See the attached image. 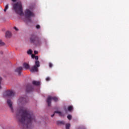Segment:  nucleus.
Listing matches in <instances>:
<instances>
[{"label": "nucleus", "instance_id": "33", "mask_svg": "<svg viewBox=\"0 0 129 129\" xmlns=\"http://www.w3.org/2000/svg\"><path fill=\"white\" fill-rule=\"evenodd\" d=\"M14 3L16 2V0H12Z\"/></svg>", "mask_w": 129, "mask_h": 129}, {"label": "nucleus", "instance_id": "19", "mask_svg": "<svg viewBox=\"0 0 129 129\" xmlns=\"http://www.w3.org/2000/svg\"><path fill=\"white\" fill-rule=\"evenodd\" d=\"M67 117H68V119H69L70 120L72 118V116H71V115H70V114H69L68 115Z\"/></svg>", "mask_w": 129, "mask_h": 129}, {"label": "nucleus", "instance_id": "23", "mask_svg": "<svg viewBox=\"0 0 129 129\" xmlns=\"http://www.w3.org/2000/svg\"><path fill=\"white\" fill-rule=\"evenodd\" d=\"M34 58L35 59V60H38V59H39V57L38 56H34Z\"/></svg>", "mask_w": 129, "mask_h": 129}, {"label": "nucleus", "instance_id": "22", "mask_svg": "<svg viewBox=\"0 0 129 129\" xmlns=\"http://www.w3.org/2000/svg\"><path fill=\"white\" fill-rule=\"evenodd\" d=\"M50 77H47L46 79H45V80L46 81H50Z\"/></svg>", "mask_w": 129, "mask_h": 129}, {"label": "nucleus", "instance_id": "8", "mask_svg": "<svg viewBox=\"0 0 129 129\" xmlns=\"http://www.w3.org/2000/svg\"><path fill=\"white\" fill-rule=\"evenodd\" d=\"M35 44L36 46H40V45H42V41H41V39H36Z\"/></svg>", "mask_w": 129, "mask_h": 129}, {"label": "nucleus", "instance_id": "13", "mask_svg": "<svg viewBox=\"0 0 129 129\" xmlns=\"http://www.w3.org/2000/svg\"><path fill=\"white\" fill-rule=\"evenodd\" d=\"M23 66H24L25 69H26V70L30 69V65H29V64H28L27 63H24L23 64Z\"/></svg>", "mask_w": 129, "mask_h": 129}, {"label": "nucleus", "instance_id": "25", "mask_svg": "<svg viewBox=\"0 0 129 129\" xmlns=\"http://www.w3.org/2000/svg\"><path fill=\"white\" fill-rule=\"evenodd\" d=\"M5 9H6V10H8V9H9V5H7L5 7Z\"/></svg>", "mask_w": 129, "mask_h": 129}, {"label": "nucleus", "instance_id": "27", "mask_svg": "<svg viewBox=\"0 0 129 129\" xmlns=\"http://www.w3.org/2000/svg\"><path fill=\"white\" fill-rule=\"evenodd\" d=\"M52 66H53V65L52 64V63H49V67H50V68H51V67H52Z\"/></svg>", "mask_w": 129, "mask_h": 129}, {"label": "nucleus", "instance_id": "29", "mask_svg": "<svg viewBox=\"0 0 129 129\" xmlns=\"http://www.w3.org/2000/svg\"><path fill=\"white\" fill-rule=\"evenodd\" d=\"M31 57H32V58H35V56L34 54H32Z\"/></svg>", "mask_w": 129, "mask_h": 129}, {"label": "nucleus", "instance_id": "11", "mask_svg": "<svg viewBox=\"0 0 129 129\" xmlns=\"http://www.w3.org/2000/svg\"><path fill=\"white\" fill-rule=\"evenodd\" d=\"M32 83L33 85H35V86H39V85H40V82L36 81H33Z\"/></svg>", "mask_w": 129, "mask_h": 129}, {"label": "nucleus", "instance_id": "34", "mask_svg": "<svg viewBox=\"0 0 129 129\" xmlns=\"http://www.w3.org/2000/svg\"><path fill=\"white\" fill-rule=\"evenodd\" d=\"M1 54H3V52H1Z\"/></svg>", "mask_w": 129, "mask_h": 129}, {"label": "nucleus", "instance_id": "6", "mask_svg": "<svg viewBox=\"0 0 129 129\" xmlns=\"http://www.w3.org/2000/svg\"><path fill=\"white\" fill-rule=\"evenodd\" d=\"M52 100L56 102V101H58V98L57 97L48 96L47 99V103L48 106H51V101H52Z\"/></svg>", "mask_w": 129, "mask_h": 129}, {"label": "nucleus", "instance_id": "16", "mask_svg": "<svg viewBox=\"0 0 129 129\" xmlns=\"http://www.w3.org/2000/svg\"><path fill=\"white\" fill-rule=\"evenodd\" d=\"M73 109V107H72V106H69L68 107V110L69 111H71V110H72Z\"/></svg>", "mask_w": 129, "mask_h": 129}, {"label": "nucleus", "instance_id": "24", "mask_svg": "<svg viewBox=\"0 0 129 129\" xmlns=\"http://www.w3.org/2000/svg\"><path fill=\"white\" fill-rule=\"evenodd\" d=\"M40 28H41V26L39 25H36V29H40Z\"/></svg>", "mask_w": 129, "mask_h": 129}, {"label": "nucleus", "instance_id": "26", "mask_svg": "<svg viewBox=\"0 0 129 129\" xmlns=\"http://www.w3.org/2000/svg\"><path fill=\"white\" fill-rule=\"evenodd\" d=\"M14 29L15 31H19V29H18V28H17L16 27H14Z\"/></svg>", "mask_w": 129, "mask_h": 129}, {"label": "nucleus", "instance_id": "9", "mask_svg": "<svg viewBox=\"0 0 129 129\" xmlns=\"http://www.w3.org/2000/svg\"><path fill=\"white\" fill-rule=\"evenodd\" d=\"M6 38H11L12 33L10 31H7L5 34Z\"/></svg>", "mask_w": 129, "mask_h": 129}, {"label": "nucleus", "instance_id": "10", "mask_svg": "<svg viewBox=\"0 0 129 129\" xmlns=\"http://www.w3.org/2000/svg\"><path fill=\"white\" fill-rule=\"evenodd\" d=\"M36 40H37L36 36H35L34 35H32L31 36L30 41H31V42H32V43H34V42H35V41H36Z\"/></svg>", "mask_w": 129, "mask_h": 129}, {"label": "nucleus", "instance_id": "7", "mask_svg": "<svg viewBox=\"0 0 129 129\" xmlns=\"http://www.w3.org/2000/svg\"><path fill=\"white\" fill-rule=\"evenodd\" d=\"M23 68L22 67H19L15 70V72L16 73H18V75L19 76H21L22 75V72H21L22 70H23Z\"/></svg>", "mask_w": 129, "mask_h": 129}, {"label": "nucleus", "instance_id": "21", "mask_svg": "<svg viewBox=\"0 0 129 129\" xmlns=\"http://www.w3.org/2000/svg\"><path fill=\"white\" fill-rule=\"evenodd\" d=\"M3 45H4V42L0 39V46H3Z\"/></svg>", "mask_w": 129, "mask_h": 129}, {"label": "nucleus", "instance_id": "20", "mask_svg": "<svg viewBox=\"0 0 129 129\" xmlns=\"http://www.w3.org/2000/svg\"><path fill=\"white\" fill-rule=\"evenodd\" d=\"M2 80H3V78H2V77H0V89H2V86L1 85V84H2Z\"/></svg>", "mask_w": 129, "mask_h": 129}, {"label": "nucleus", "instance_id": "2", "mask_svg": "<svg viewBox=\"0 0 129 129\" xmlns=\"http://www.w3.org/2000/svg\"><path fill=\"white\" fill-rule=\"evenodd\" d=\"M13 9L16 14L19 15L21 17L24 16V13L23 12V7H22V3L21 2H18L13 6Z\"/></svg>", "mask_w": 129, "mask_h": 129}, {"label": "nucleus", "instance_id": "17", "mask_svg": "<svg viewBox=\"0 0 129 129\" xmlns=\"http://www.w3.org/2000/svg\"><path fill=\"white\" fill-rule=\"evenodd\" d=\"M64 123H65L64 121H59L58 122V124H64Z\"/></svg>", "mask_w": 129, "mask_h": 129}, {"label": "nucleus", "instance_id": "4", "mask_svg": "<svg viewBox=\"0 0 129 129\" xmlns=\"http://www.w3.org/2000/svg\"><path fill=\"white\" fill-rule=\"evenodd\" d=\"M4 97H14L15 96V92L13 91H6L3 93Z\"/></svg>", "mask_w": 129, "mask_h": 129}, {"label": "nucleus", "instance_id": "3", "mask_svg": "<svg viewBox=\"0 0 129 129\" xmlns=\"http://www.w3.org/2000/svg\"><path fill=\"white\" fill-rule=\"evenodd\" d=\"M35 65L30 69L31 72H38V68L40 67V61L36 60L35 61Z\"/></svg>", "mask_w": 129, "mask_h": 129}, {"label": "nucleus", "instance_id": "30", "mask_svg": "<svg viewBox=\"0 0 129 129\" xmlns=\"http://www.w3.org/2000/svg\"><path fill=\"white\" fill-rule=\"evenodd\" d=\"M64 110H65V112H67L68 110H67V109H66V108H64Z\"/></svg>", "mask_w": 129, "mask_h": 129}, {"label": "nucleus", "instance_id": "5", "mask_svg": "<svg viewBox=\"0 0 129 129\" xmlns=\"http://www.w3.org/2000/svg\"><path fill=\"white\" fill-rule=\"evenodd\" d=\"M25 15L26 18H31V17H34L35 15L33 13L32 9H28L25 11Z\"/></svg>", "mask_w": 129, "mask_h": 129}, {"label": "nucleus", "instance_id": "32", "mask_svg": "<svg viewBox=\"0 0 129 129\" xmlns=\"http://www.w3.org/2000/svg\"><path fill=\"white\" fill-rule=\"evenodd\" d=\"M7 10L8 9H6V8L4 9V12H7Z\"/></svg>", "mask_w": 129, "mask_h": 129}, {"label": "nucleus", "instance_id": "1", "mask_svg": "<svg viewBox=\"0 0 129 129\" xmlns=\"http://www.w3.org/2000/svg\"><path fill=\"white\" fill-rule=\"evenodd\" d=\"M7 104L13 113H15L16 117L19 122L22 128L28 129L29 124L36 122V117L32 112L23 106L24 98L20 97L17 101L18 107L14 109L12 100H7Z\"/></svg>", "mask_w": 129, "mask_h": 129}, {"label": "nucleus", "instance_id": "14", "mask_svg": "<svg viewBox=\"0 0 129 129\" xmlns=\"http://www.w3.org/2000/svg\"><path fill=\"white\" fill-rule=\"evenodd\" d=\"M54 113H57L59 115V116H63V113L60 111H54Z\"/></svg>", "mask_w": 129, "mask_h": 129}, {"label": "nucleus", "instance_id": "31", "mask_svg": "<svg viewBox=\"0 0 129 129\" xmlns=\"http://www.w3.org/2000/svg\"><path fill=\"white\" fill-rule=\"evenodd\" d=\"M54 115H55V113H54V114H53L52 115H51V117H53V116H54Z\"/></svg>", "mask_w": 129, "mask_h": 129}, {"label": "nucleus", "instance_id": "18", "mask_svg": "<svg viewBox=\"0 0 129 129\" xmlns=\"http://www.w3.org/2000/svg\"><path fill=\"white\" fill-rule=\"evenodd\" d=\"M32 50L29 49L28 51H27V54H28V55H31L32 54Z\"/></svg>", "mask_w": 129, "mask_h": 129}, {"label": "nucleus", "instance_id": "15", "mask_svg": "<svg viewBox=\"0 0 129 129\" xmlns=\"http://www.w3.org/2000/svg\"><path fill=\"white\" fill-rule=\"evenodd\" d=\"M70 126H71V125L70 124V123L66 124V129H70Z\"/></svg>", "mask_w": 129, "mask_h": 129}, {"label": "nucleus", "instance_id": "28", "mask_svg": "<svg viewBox=\"0 0 129 129\" xmlns=\"http://www.w3.org/2000/svg\"><path fill=\"white\" fill-rule=\"evenodd\" d=\"M34 54H35V55H36V54H38V51L35 50V51H34Z\"/></svg>", "mask_w": 129, "mask_h": 129}, {"label": "nucleus", "instance_id": "12", "mask_svg": "<svg viewBox=\"0 0 129 129\" xmlns=\"http://www.w3.org/2000/svg\"><path fill=\"white\" fill-rule=\"evenodd\" d=\"M32 90H33V87L32 86H28L26 89L27 92H30Z\"/></svg>", "mask_w": 129, "mask_h": 129}]
</instances>
